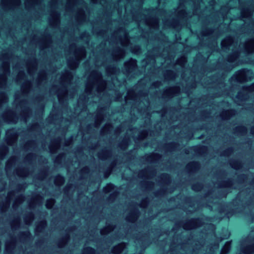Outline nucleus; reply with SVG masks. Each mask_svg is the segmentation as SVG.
<instances>
[{"label":"nucleus","mask_w":254,"mask_h":254,"mask_svg":"<svg viewBox=\"0 0 254 254\" xmlns=\"http://www.w3.org/2000/svg\"><path fill=\"white\" fill-rule=\"evenodd\" d=\"M200 167V165L198 161H193L190 163L187 166L188 172H194L197 171Z\"/></svg>","instance_id":"obj_1"},{"label":"nucleus","mask_w":254,"mask_h":254,"mask_svg":"<svg viewBox=\"0 0 254 254\" xmlns=\"http://www.w3.org/2000/svg\"><path fill=\"white\" fill-rule=\"evenodd\" d=\"M125 246V244L124 243L118 244V245H116L113 248L112 253L115 254H117L121 253Z\"/></svg>","instance_id":"obj_2"},{"label":"nucleus","mask_w":254,"mask_h":254,"mask_svg":"<svg viewBox=\"0 0 254 254\" xmlns=\"http://www.w3.org/2000/svg\"><path fill=\"white\" fill-rule=\"evenodd\" d=\"M200 221V219L198 218L192 219L185 225L184 229H188L190 227L194 226L197 224L199 223Z\"/></svg>","instance_id":"obj_3"},{"label":"nucleus","mask_w":254,"mask_h":254,"mask_svg":"<svg viewBox=\"0 0 254 254\" xmlns=\"http://www.w3.org/2000/svg\"><path fill=\"white\" fill-rule=\"evenodd\" d=\"M65 181L64 177L61 174H58L55 180V183L56 185L61 186L64 184Z\"/></svg>","instance_id":"obj_4"},{"label":"nucleus","mask_w":254,"mask_h":254,"mask_svg":"<svg viewBox=\"0 0 254 254\" xmlns=\"http://www.w3.org/2000/svg\"><path fill=\"white\" fill-rule=\"evenodd\" d=\"M69 239V236L67 234H65L59 242L58 247L62 248L64 247L67 242Z\"/></svg>","instance_id":"obj_5"},{"label":"nucleus","mask_w":254,"mask_h":254,"mask_svg":"<svg viewBox=\"0 0 254 254\" xmlns=\"http://www.w3.org/2000/svg\"><path fill=\"white\" fill-rule=\"evenodd\" d=\"M253 10V9H251L250 7L245 8L244 12L242 14V16L244 18H248L251 16L252 14Z\"/></svg>","instance_id":"obj_6"},{"label":"nucleus","mask_w":254,"mask_h":254,"mask_svg":"<svg viewBox=\"0 0 254 254\" xmlns=\"http://www.w3.org/2000/svg\"><path fill=\"white\" fill-rule=\"evenodd\" d=\"M231 165L232 168L235 169H238L242 167V164L241 162L238 160H234L231 163Z\"/></svg>","instance_id":"obj_7"},{"label":"nucleus","mask_w":254,"mask_h":254,"mask_svg":"<svg viewBox=\"0 0 254 254\" xmlns=\"http://www.w3.org/2000/svg\"><path fill=\"white\" fill-rule=\"evenodd\" d=\"M139 214V212L137 209H135L129 216L128 219H127L128 221L131 220L133 221L137 219L138 215Z\"/></svg>","instance_id":"obj_8"},{"label":"nucleus","mask_w":254,"mask_h":254,"mask_svg":"<svg viewBox=\"0 0 254 254\" xmlns=\"http://www.w3.org/2000/svg\"><path fill=\"white\" fill-rule=\"evenodd\" d=\"M115 186L114 184L109 183L107 184L105 188H104L103 190L105 192H109L115 188Z\"/></svg>","instance_id":"obj_9"},{"label":"nucleus","mask_w":254,"mask_h":254,"mask_svg":"<svg viewBox=\"0 0 254 254\" xmlns=\"http://www.w3.org/2000/svg\"><path fill=\"white\" fill-rule=\"evenodd\" d=\"M127 66H128L129 67L131 68H135L136 67V61L135 59H132L131 58L127 65Z\"/></svg>","instance_id":"obj_10"},{"label":"nucleus","mask_w":254,"mask_h":254,"mask_svg":"<svg viewBox=\"0 0 254 254\" xmlns=\"http://www.w3.org/2000/svg\"><path fill=\"white\" fill-rule=\"evenodd\" d=\"M128 145V140L124 139L120 144V148L123 150H125Z\"/></svg>","instance_id":"obj_11"},{"label":"nucleus","mask_w":254,"mask_h":254,"mask_svg":"<svg viewBox=\"0 0 254 254\" xmlns=\"http://www.w3.org/2000/svg\"><path fill=\"white\" fill-rule=\"evenodd\" d=\"M47 223L45 221H41L39 225L37 227V229H36V231H41L42 230H43L46 226Z\"/></svg>","instance_id":"obj_12"},{"label":"nucleus","mask_w":254,"mask_h":254,"mask_svg":"<svg viewBox=\"0 0 254 254\" xmlns=\"http://www.w3.org/2000/svg\"><path fill=\"white\" fill-rule=\"evenodd\" d=\"M20 237L24 239H27L31 237V234L29 231L22 232L20 234Z\"/></svg>","instance_id":"obj_13"},{"label":"nucleus","mask_w":254,"mask_h":254,"mask_svg":"<svg viewBox=\"0 0 254 254\" xmlns=\"http://www.w3.org/2000/svg\"><path fill=\"white\" fill-rule=\"evenodd\" d=\"M202 188V185L201 184L197 183L193 185H192L191 187V189L192 190L194 191H197L201 189Z\"/></svg>","instance_id":"obj_14"},{"label":"nucleus","mask_w":254,"mask_h":254,"mask_svg":"<svg viewBox=\"0 0 254 254\" xmlns=\"http://www.w3.org/2000/svg\"><path fill=\"white\" fill-rule=\"evenodd\" d=\"M8 150V147L6 146L3 145L1 147V151L0 152V158H2L6 153Z\"/></svg>","instance_id":"obj_15"},{"label":"nucleus","mask_w":254,"mask_h":254,"mask_svg":"<svg viewBox=\"0 0 254 254\" xmlns=\"http://www.w3.org/2000/svg\"><path fill=\"white\" fill-rule=\"evenodd\" d=\"M233 112H234V110L226 111L222 114V117L223 118H228L230 117V115H231Z\"/></svg>","instance_id":"obj_16"},{"label":"nucleus","mask_w":254,"mask_h":254,"mask_svg":"<svg viewBox=\"0 0 254 254\" xmlns=\"http://www.w3.org/2000/svg\"><path fill=\"white\" fill-rule=\"evenodd\" d=\"M254 251V244L253 245L247 246L244 250V253L245 254L252 253Z\"/></svg>","instance_id":"obj_17"},{"label":"nucleus","mask_w":254,"mask_h":254,"mask_svg":"<svg viewBox=\"0 0 254 254\" xmlns=\"http://www.w3.org/2000/svg\"><path fill=\"white\" fill-rule=\"evenodd\" d=\"M236 130L238 132H239L240 133H245L247 132V128H246V127H245V126H241L240 127H236Z\"/></svg>","instance_id":"obj_18"},{"label":"nucleus","mask_w":254,"mask_h":254,"mask_svg":"<svg viewBox=\"0 0 254 254\" xmlns=\"http://www.w3.org/2000/svg\"><path fill=\"white\" fill-rule=\"evenodd\" d=\"M55 202V201L54 199L48 200L46 203V207L48 209L51 208L52 206L54 205Z\"/></svg>","instance_id":"obj_19"},{"label":"nucleus","mask_w":254,"mask_h":254,"mask_svg":"<svg viewBox=\"0 0 254 254\" xmlns=\"http://www.w3.org/2000/svg\"><path fill=\"white\" fill-rule=\"evenodd\" d=\"M15 245L14 241H11L9 245H6V252H11V250L13 249L14 246Z\"/></svg>","instance_id":"obj_20"},{"label":"nucleus","mask_w":254,"mask_h":254,"mask_svg":"<svg viewBox=\"0 0 254 254\" xmlns=\"http://www.w3.org/2000/svg\"><path fill=\"white\" fill-rule=\"evenodd\" d=\"M250 71V69L248 68H243L239 71V74L240 76H245L247 73H248Z\"/></svg>","instance_id":"obj_21"},{"label":"nucleus","mask_w":254,"mask_h":254,"mask_svg":"<svg viewBox=\"0 0 254 254\" xmlns=\"http://www.w3.org/2000/svg\"><path fill=\"white\" fill-rule=\"evenodd\" d=\"M160 157V155L157 153H154L152 155H148L146 158L147 160H153L155 158H158Z\"/></svg>","instance_id":"obj_22"},{"label":"nucleus","mask_w":254,"mask_h":254,"mask_svg":"<svg viewBox=\"0 0 254 254\" xmlns=\"http://www.w3.org/2000/svg\"><path fill=\"white\" fill-rule=\"evenodd\" d=\"M177 145H178V143L176 142H171L168 143L166 146H165V148L168 149H174Z\"/></svg>","instance_id":"obj_23"},{"label":"nucleus","mask_w":254,"mask_h":254,"mask_svg":"<svg viewBox=\"0 0 254 254\" xmlns=\"http://www.w3.org/2000/svg\"><path fill=\"white\" fill-rule=\"evenodd\" d=\"M239 56L238 55V53H234L233 55H232L230 58L228 59V61L229 62H233V61L234 60L235 58H236V57H238Z\"/></svg>","instance_id":"obj_24"},{"label":"nucleus","mask_w":254,"mask_h":254,"mask_svg":"<svg viewBox=\"0 0 254 254\" xmlns=\"http://www.w3.org/2000/svg\"><path fill=\"white\" fill-rule=\"evenodd\" d=\"M232 152V149L231 148H229L223 152V153H222V156H227L230 154Z\"/></svg>","instance_id":"obj_25"},{"label":"nucleus","mask_w":254,"mask_h":254,"mask_svg":"<svg viewBox=\"0 0 254 254\" xmlns=\"http://www.w3.org/2000/svg\"><path fill=\"white\" fill-rule=\"evenodd\" d=\"M86 251L88 254H93L95 252L94 249L91 247H88L86 249Z\"/></svg>","instance_id":"obj_26"},{"label":"nucleus","mask_w":254,"mask_h":254,"mask_svg":"<svg viewBox=\"0 0 254 254\" xmlns=\"http://www.w3.org/2000/svg\"><path fill=\"white\" fill-rule=\"evenodd\" d=\"M111 174V169L108 168L104 172V176L105 178H108Z\"/></svg>","instance_id":"obj_27"},{"label":"nucleus","mask_w":254,"mask_h":254,"mask_svg":"<svg viewBox=\"0 0 254 254\" xmlns=\"http://www.w3.org/2000/svg\"><path fill=\"white\" fill-rule=\"evenodd\" d=\"M4 71H5V72L6 73H10V70H9V67L8 63H4Z\"/></svg>","instance_id":"obj_28"},{"label":"nucleus","mask_w":254,"mask_h":254,"mask_svg":"<svg viewBox=\"0 0 254 254\" xmlns=\"http://www.w3.org/2000/svg\"><path fill=\"white\" fill-rule=\"evenodd\" d=\"M166 192V190L164 189H161L160 190L158 191L157 192L155 193V195H162L163 194H165Z\"/></svg>","instance_id":"obj_29"},{"label":"nucleus","mask_w":254,"mask_h":254,"mask_svg":"<svg viewBox=\"0 0 254 254\" xmlns=\"http://www.w3.org/2000/svg\"><path fill=\"white\" fill-rule=\"evenodd\" d=\"M223 184L225 187H231L232 185V181L230 180H229L226 182H224Z\"/></svg>","instance_id":"obj_30"},{"label":"nucleus","mask_w":254,"mask_h":254,"mask_svg":"<svg viewBox=\"0 0 254 254\" xmlns=\"http://www.w3.org/2000/svg\"><path fill=\"white\" fill-rule=\"evenodd\" d=\"M206 149V147L204 146H199L198 147L196 148L194 150L196 152H201V151L203 150Z\"/></svg>","instance_id":"obj_31"},{"label":"nucleus","mask_w":254,"mask_h":254,"mask_svg":"<svg viewBox=\"0 0 254 254\" xmlns=\"http://www.w3.org/2000/svg\"><path fill=\"white\" fill-rule=\"evenodd\" d=\"M162 178L165 181H169L170 179V175L166 173L162 174Z\"/></svg>","instance_id":"obj_32"},{"label":"nucleus","mask_w":254,"mask_h":254,"mask_svg":"<svg viewBox=\"0 0 254 254\" xmlns=\"http://www.w3.org/2000/svg\"><path fill=\"white\" fill-rule=\"evenodd\" d=\"M245 90L247 91L254 90V83L252 84L250 86L245 87Z\"/></svg>","instance_id":"obj_33"},{"label":"nucleus","mask_w":254,"mask_h":254,"mask_svg":"<svg viewBox=\"0 0 254 254\" xmlns=\"http://www.w3.org/2000/svg\"><path fill=\"white\" fill-rule=\"evenodd\" d=\"M19 223H20V222H19V219H16V220H14V225L12 226V227L15 228L16 227L19 226Z\"/></svg>","instance_id":"obj_34"},{"label":"nucleus","mask_w":254,"mask_h":254,"mask_svg":"<svg viewBox=\"0 0 254 254\" xmlns=\"http://www.w3.org/2000/svg\"><path fill=\"white\" fill-rule=\"evenodd\" d=\"M109 153V152H105L103 154H100L99 155V157L100 158H102V159H105L106 156V154Z\"/></svg>","instance_id":"obj_35"},{"label":"nucleus","mask_w":254,"mask_h":254,"mask_svg":"<svg viewBox=\"0 0 254 254\" xmlns=\"http://www.w3.org/2000/svg\"><path fill=\"white\" fill-rule=\"evenodd\" d=\"M146 135H147V131H142L141 132V134L139 136V138H141L142 137H144L146 136Z\"/></svg>","instance_id":"obj_36"},{"label":"nucleus","mask_w":254,"mask_h":254,"mask_svg":"<svg viewBox=\"0 0 254 254\" xmlns=\"http://www.w3.org/2000/svg\"><path fill=\"white\" fill-rule=\"evenodd\" d=\"M113 229V226H109L107 228H106L102 232V233H103L104 232L107 231L108 230H111Z\"/></svg>","instance_id":"obj_37"},{"label":"nucleus","mask_w":254,"mask_h":254,"mask_svg":"<svg viewBox=\"0 0 254 254\" xmlns=\"http://www.w3.org/2000/svg\"><path fill=\"white\" fill-rule=\"evenodd\" d=\"M116 196V194L114 193H112L110 195V196L108 198L109 200H113L114 199L115 197Z\"/></svg>","instance_id":"obj_38"},{"label":"nucleus","mask_w":254,"mask_h":254,"mask_svg":"<svg viewBox=\"0 0 254 254\" xmlns=\"http://www.w3.org/2000/svg\"><path fill=\"white\" fill-rule=\"evenodd\" d=\"M27 218L29 219L30 220H32L34 218V215L32 213H30L27 216Z\"/></svg>","instance_id":"obj_39"},{"label":"nucleus","mask_w":254,"mask_h":254,"mask_svg":"<svg viewBox=\"0 0 254 254\" xmlns=\"http://www.w3.org/2000/svg\"><path fill=\"white\" fill-rule=\"evenodd\" d=\"M63 156H64L63 154H61V155H59V156H58L56 159V162L59 163L60 160V159L62 158Z\"/></svg>","instance_id":"obj_40"},{"label":"nucleus","mask_w":254,"mask_h":254,"mask_svg":"<svg viewBox=\"0 0 254 254\" xmlns=\"http://www.w3.org/2000/svg\"><path fill=\"white\" fill-rule=\"evenodd\" d=\"M78 64V63L77 62H76L75 61H72L71 62V64L70 65V66L71 67V66H76Z\"/></svg>","instance_id":"obj_41"},{"label":"nucleus","mask_w":254,"mask_h":254,"mask_svg":"<svg viewBox=\"0 0 254 254\" xmlns=\"http://www.w3.org/2000/svg\"><path fill=\"white\" fill-rule=\"evenodd\" d=\"M35 142L34 141H30L27 143L28 146H31L32 144H34Z\"/></svg>","instance_id":"obj_42"},{"label":"nucleus","mask_w":254,"mask_h":254,"mask_svg":"<svg viewBox=\"0 0 254 254\" xmlns=\"http://www.w3.org/2000/svg\"><path fill=\"white\" fill-rule=\"evenodd\" d=\"M170 77H174V73L173 72V71H169V75H168Z\"/></svg>","instance_id":"obj_43"},{"label":"nucleus","mask_w":254,"mask_h":254,"mask_svg":"<svg viewBox=\"0 0 254 254\" xmlns=\"http://www.w3.org/2000/svg\"><path fill=\"white\" fill-rule=\"evenodd\" d=\"M46 172L45 171H43L40 173V176L42 177H45L46 176Z\"/></svg>","instance_id":"obj_44"},{"label":"nucleus","mask_w":254,"mask_h":254,"mask_svg":"<svg viewBox=\"0 0 254 254\" xmlns=\"http://www.w3.org/2000/svg\"><path fill=\"white\" fill-rule=\"evenodd\" d=\"M135 52H139L140 51V48L139 47L137 46L136 48H135Z\"/></svg>","instance_id":"obj_45"},{"label":"nucleus","mask_w":254,"mask_h":254,"mask_svg":"<svg viewBox=\"0 0 254 254\" xmlns=\"http://www.w3.org/2000/svg\"><path fill=\"white\" fill-rule=\"evenodd\" d=\"M88 170H89V169H88V168H87V167H85V168H84L83 169V172H85V173H87V172L88 171Z\"/></svg>","instance_id":"obj_46"},{"label":"nucleus","mask_w":254,"mask_h":254,"mask_svg":"<svg viewBox=\"0 0 254 254\" xmlns=\"http://www.w3.org/2000/svg\"><path fill=\"white\" fill-rule=\"evenodd\" d=\"M12 117L13 118V119H15L16 120H17L18 119L17 116L14 114H12Z\"/></svg>","instance_id":"obj_47"},{"label":"nucleus","mask_w":254,"mask_h":254,"mask_svg":"<svg viewBox=\"0 0 254 254\" xmlns=\"http://www.w3.org/2000/svg\"><path fill=\"white\" fill-rule=\"evenodd\" d=\"M245 177H246V176L244 174H242L239 176V179H241L242 178H245Z\"/></svg>","instance_id":"obj_48"},{"label":"nucleus","mask_w":254,"mask_h":254,"mask_svg":"<svg viewBox=\"0 0 254 254\" xmlns=\"http://www.w3.org/2000/svg\"><path fill=\"white\" fill-rule=\"evenodd\" d=\"M171 90H167L165 92V93L167 95H169L171 93Z\"/></svg>","instance_id":"obj_49"},{"label":"nucleus","mask_w":254,"mask_h":254,"mask_svg":"<svg viewBox=\"0 0 254 254\" xmlns=\"http://www.w3.org/2000/svg\"><path fill=\"white\" fill-rule=\"evenodd\" d=\"M32 156H33V154H29V155L28 156V157H27V159L28 160H29V159H30V158H31Z\"/></svg>","instance_id":"obj_50"},{"label":"nucleus","mask_w":254,"mask_h":254,"mask_svg":"<svg viewBox=\"0 0 254 254\" xmlns=\"http://www.w3.org/2000/svg\"><path fill=\"white\" fill-rule=\"evenodd\" d=\"M19 172H20V173L21 174H23V173H25V170H20L19 171Z\"/></svg>","instance_id":"obj_51"},{"label":"nucleus","mask_w":254,"mask_h":254,"mask_svg":"<svg viewBox=\"0 0 254 254\" xmlns=\"http://www.w3.org/2000/svg\"><path fill=\"white\" fill-rule=\"evenodd\" d=\"M147 185L150 187V186L153 185V183L152 182H148L147 183Z\"/></svg>","instance_id":"obj_52"},{"label":"nucleus","mask_w":254,"mask_h":254,"mask_svg":"<svg viewBox=\"0 0 254 254\" xmlns=\"http://www.w3.org/2000/svg\"><path fill=\"white\" fill-rule=\"evenodd\" d=\"M0 79H1L2 81H3L4 82H5V78H4V77H3V76H0Z\"/></svg>","instance_id":"obj_53"},{"label":"nucleus","mask_w":254,"mask_h":254,"mask_svg":"<svg viewBox=\"0 0 254 254\" xmlns=\"http://www.w3.org/2000/svg\"><path fill=\"white\" fill-rule=\"evenodd\" d=\"M144 172H145V171H143V170H142V171H141L140 172V173H139V174L141 175H140V177H142V175H143V173H144Z\"/></svg>","instance_id":"obj_54"},{"label":"nucleus","mask_w":254,"mask_h":254,"mask_svg":"<svg viewBox=\"0 0 254 254\" xmlns=\"http://www.w3.org/2000/svg\"><path fill=\"white\" fill-rule=\"evenodd\" d=\"M66 74L67 76H70V73L68 71H66Z\"/></svg>","instance_id":"obj_55"},{"label":"nucleus","mask_w":254,"mask_h":254,"mask_svg":"<svg viewBox=\"0 0 254 254\" xmlns=\"http://www.w3.org/2000/svg\"><path fill=\"white\" fill-rule=\"evenodd\" d=\"M147 201L146 200H143L142 201V204H144V203L147 204Z\"/></svg>","instance_id":"obj_56"},{"label":"nucleus","mask_w":254,"mask_h":254,"mask_svg":"<svg viewBox=\"0 0 254 254\" xmlns=\"http://www.w3.org/2000/svg\"><path fill=\"white\" fill-rule=\"evenodd\" d=\"M38 126H39V125H38L37 124H35V125H34L33 126V127H38Z\"/></svg>","instance_id":"obj_57"},{"label":"nucleus","mask_w":254,"mask_h":254,"mask_svg":"<svg viewBox=\"0 0 254 254\" xmlns=\"http://www.w3.org/2000/svg\"><path fill=\"white\" fill-rule=\"evenodd\" d=\"M252 133L254 134V127L252 129Z\"/></svg>","instance_id":"obj_58"},{"label":"nucleus","mask_w":254,"mask_h":254,"mask_svg":"<svg viewBox=\"0 0 254 254\" xmlns=\"http://www.w3.org/2000/svg\"><path fill=\"white\" fill-rule=\"evenodd\" d=\"M227 214L232 215V212H231V211H229V212H228L227 213Z\"/></svg>","instance_id":"obj_59"},{"label":"nucleus","mask_w":254,"mask_h":254,"mask_svg":"<svg viewBox=\"0 0 254 254\" xmlns=\"http://www.w3.org/2000/svg\"><path fill=\"white\" fill-rule=\"evenodd\" d=\"M241 97V96L239 94V95H238L237 96V98L238 99H240Z\"/></svg>","instance_id":"obj_60"},{"label":"nucleus","mask_w":254,"mask_h":254,"mask_svg":"<svg viewBox=\"0 0 254 254\" xmlns=\"http://www.w3.org/2000/svg\"><path fill=\"white\" fill-rule=\"evenodd\" d=\"M20 76H21V75L24 76L25 75H24V72H21V73L20 74Z\"/></svg>","instance_id":"obj_61"},{"label":"nucleus","mask_w":254,"mask_h":254,"mask_svg":"<svg viewBox=\"0 0 254 254\" xmlns=\"http://www.w3.org/2000/svg\"><path fill=\"white\" fill-rule=\"evenodd\" d=\"M79 51L81 52H84V50L83 49H81L79 50Z\"/></svg>","instance_id":"obj_62"},{"label":"nucleus","mask_w":254,"mask_h":254,"mask_svg":"<svg viewBox=\"0 0 254 254\" xmlns=\"http://www.w3.org/2000/svg\"><path fill=\"white\" fill-rule=\"evenodd\" d=\"M8 166H9V164L8 163L6 164V168H7L8 167Z\"/></svg>","instance_id":"obj_63"},{"label":"nucleus","mask_w":254,"mask_h":254,"mask_svg":"<svg viewBox=\"0 0 254 254\" xmlns=\"http://www.w3.org/2000/svg\"><path fill=\"white\" fill-rule=\"evenodd\" d=\"M0 95H1V96H4V94L3 93H0Z\"/></svg>","instance_id":"obj_64"}]
</instances>
